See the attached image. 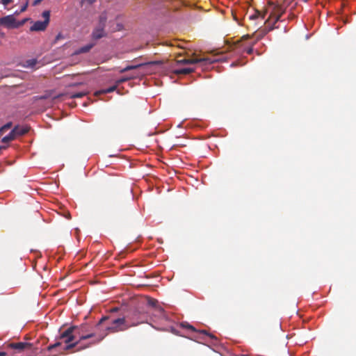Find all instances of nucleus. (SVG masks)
I'll list each match as a JSON object with an SVG mask.
<instances>
[{
    "instance_id": "f257e3e1",
    "label": "nucleus",
    "mask_w": 356,
    "mask_h": 356,
    "mask_svg": "<svg viewBox=\"0 0 356 356\" xmlns=\"http://www.w3.org/2000/svg\"><path fill=\"white\" fill-rule=\"evenodd\" d=\"M289 8V19H295L300 12V8L298 7V2L294 0H284L282 5H277L274 3L273 1H269L268 2V7L264 9V11L255 10L254 13L249 16L250 20H255L264 19L266 13H269L270 16L265 22V24H270L272 21H274V24L277 23L280 19L283 13H285L287 8Z\"/></svg>"
},
{
    "instance_id": "f03ea898",
    "label": "nucleus",
    "mask_w": 356,
    "mask_h": 356,
    "mask_svg": "<svg viewBox=\"0 0 356 356\" xmlns=\"http://www.w3.org/2000/svg\"><path fill=\"white\" fill-rule=\"evenodd\" d=\"M138 314H134V316H136ZM143 322L144 320L140 319L137 317H136V318L134 317L132 318V321L129 323L125 317L113 318L108 316H103L99 321L97 325L100 326L106 323L105 325V330L107 331V332L101 336L97 342L102 341L108 334V333L124 332L129 327L137 326Z\"/></svg>"
},
{
    "instance_id": "7ed1b4c3",
    "label": "nucleus",
    "mask_w": 356,
    "mask_h": 356,
    "mask_svg": "<svg viewBox=\"0 0 356 356\" xmlns=\"http://www.w3.org/2000/svg\"><path fill=\"white\" fill-rule=\"evenodd\" d=\"M94 336L95 334L92 333L83 335L81 334V329L79 327L70 326L60 334V339L67 344L63 348V350H67L76 347L81 341L88 339Z\"/></svg>"
},
{
    "instance_id": "20e7f679",
    "label": "nucleus",
    "mask_w": 356,
    "mask_h": 356,
    "mask_svg": "<svg viewBox=\"0 0 356 356\" xmlns=\"http://www.w3.org/2000/svg\"><path fill=\"white\" fill-rule=\"evenodd\" d=\"M0 24L7 29H17L22 26V23H17V20L13 15H9L0 18Z\"/></svg>"
},
{
    "instance_id": "39448f33",
    "label": "nucleus",
    "mask_w": 356,
    "mask_h": 356,
    "mask_svg": "<svg viewBox=\"0 0 356 356\" xmlns=\"http://www.w3.org/2000/svg\"><path fill=\"white\" fill-rule=\"evenodd\" d=\"M9 346L17 350V353H21L24 350H29L32 348V344L27 342H18V343H11L9 344Z\"/></svg>"
},
{
    "instance_id": "423d86ee",
    "label": "nucleus",
    "mask_w": 356,
    "mask_h": 356,
    "mask_svg": "<svg viewBox=\"0 0 356 356\" xmlns=\"http://www.w3.org/2000/svg\"><path fill=\"white\" fill-rule=\"evenodd\" d=\"M205 63L206 64H211L213 61L211 60L209 58H191V59H181L178 60L177 63L180 64H195L197 63Z\"/></svg>"
},
{
    "instance_id": "0eeeda50",
    "label": "nucleus",
    "mask_w": 356,
    "mask_h": 356,
    "mask_svg": "<svg viewBox=\"0 0 356 356\" xmlns=\"http://www.w3.org/2000/svg\"><path fill=\"white\" fill-rule=\"evenodd\" d=\"M23 136V133H16V129H12L8 135L4 136L1 139V142L3 143H8L10 141L14 140L18 136Z\"/></svg>"
},
{
    "instance_id": "6e6552de",
    "label": "nucleus",
    "mask_w": 356,
    "mask_h": 356,
    "mask_svg": "<svg viewBox=\"0 0 356 356\" xmlns=\"http://www.w3.org/2000/svg\"><path fill=\"white\" fill-rule=\"evenodd\" d=\"M269 28L268 29H264L261 31H259L258 32L255 33L254 35L257 38V40H261L268 31L273 30L275 29V24L274 21H272L269 24H266Z\"/></svg>"
},
{
    "instance_id": "1a4fd4ad",
    "label": "nucleus",
    "mask_w": 356,
    "mask_h": 356,
    "mask_svg": "<svg viewBox=\"0 0 356 356\" xmlns=\"http://www.w3.org/2000/svg\"><path fill=\"white\" fill-rule=\"evenodd\" d=\"M106 35L104 27L98 26L94 29L92 33V38L95 40L100 39Z\"/></svg>"
},
{
    "instance_id": "9d476101",
    "label": "nucleus",
    "mask_w": 356,
    "mask_h": 356,
    "mask_svg": "<svg viewBox=\"0 0 356 356\" xmlns=\"http://www.w3.org/2000/svg\"><path fill=\"white\" fill-rule=\"evenodd\" d=\"M31 31H44V22L38 21L30 28Z\"/></svg>"
},
{
    "instance_id": "9b49d317",
    "label": "nucleus",
    "mask_w": 356,
    "mask_h": 356,
    "mask_svg": "<svg viewBox=\"0 0 356 356\" xmlns=\"http://www.w3.org/2000/svg\"><path fill=\"white\" fill-rule=\"evenodd\" d=\"M94 44H86L81 48H79L78 49H76L74 52L75 54H83V53H86V52H88L92 47H93Z\"/></svg>"
},
{
    "instance_id": "f8f14e48",
    "label": "nucleus",
    "mask_w": 356,
    "mask_h": 356,
    "mask_svg": "<svg viewBox=\"0 0 356 356\" xmlns=\"http://www.w3.org/2000/svg\"><path fill=\"white\" fill-rule=\"evenodd\" d=\"M36 63H37V60L35 59H30V60H25L22 64V66L24 67L33 69L35 67Z\"/></svg>"
},
{
    "instance_id": "ddd939ff",
    "label": "nucleus",
    "mask_w": 356,
    "mask_h": 356,
    "mask_svg": "<svg viewBox=\"0 0 356 356\" xmlns=\"http://www.w3.org/2000/svg\"><path fill=\"white\" fill-rule=\"evenodd\" d=\"M194 72V69L191 67H184L175 70L176 74H188Z\"/></svg>"
},
{
    "instance_id": "4468645a",
    "label": "nucleus",
    "mask_w": 356,
    "mask_h": 356,
    "mask_svg": "<svg viewBox=\"0 0 356 356\" xmlns=\"http://www.w3.org/2000/svg\"><path fill=\"white\" fill-rule=\"evenodd\" d=\"M13 129H16V133H23V135H24L29 131L30 127L26 125V126L17 125L13 128Z\"/></svg>"
},
{
    "instance_id": "2eb2a0df",
    "label": "nucleus",
    "mask_w": 356,
    "mask_h": 356,
    "mask_svg": "<svg viewBox=\"0 0 356 356\" xmlns=\"http://www.w3.org/2000/svg\"><path fill=\"white\" fill-rule=\"evenodd\" d=\"M141 65H142V64L136 65H128L126 67L120 70V72L123 73V72L129 71L131 70L137 69V68L140 67Z\"/></svg>"
},
{
    "instance_id": "dca6fc26",
    "label": "nucleus",
    "mask_w": 356,
    "mask_h": 356,
    "mask_svg": "<svg viewBox=\"0 0 356 356\" xmlns=\"http://www.w3.org/2000/svg\"><path fill=\"white\" fill-rule=\"evenodd\" d=\"M86 95V92H75L70 95L71 98H81L84 97Z\"/></svg>"
},
{
    "instance_id": "f3484780",
    "label": "nucleus",
    "mask_w": 356,
    "mask_h": 356,
    "mask_svg": "<svg viewBox=\"0 0 356 356\" xmlns=\"http://www.w3.org/2000/svg\"><path fill=\"white\" fill-rule=\"evenodd\" d=\"M106 22V17L105 15H101L99 17V26H102L103 27H105Z\"/></svg>"
},
{
    "instance_id": "a211bd4d",
    "label": "nucleus",
    "mask_w": 356,
    "mask_h": 356,
    "mask_svg": "<svg viewBox=\"0 0 356 356\" xmlns=\"http://www.w3.org/2000/svg\"><path fill=\"white\" fill-rule=\"evenodd\" d=\"M181 326L192 331L196 332L195 328L193 326L189 325L188 323H181Z\"/></svg>"
},
{
    "instance_id": "6ab92c4d",
    "label": "nucleus",
    "mask_w": 356,
    "mask_h": 356,
    "mask_svg": "<svg viewBox=\"0 0 356 356\" xmlns=\"http://www.w3.org/2000/svg\"><path fill=\"white\" fill-rule=\"evenodd\" d=\"M60 345H61L60 342H57L55 344H54L53 346H49L47 350H48V352H50L53 348L58 347Z\"/></svg>"
},
{
    "instance_id": "aec40b11",
    "label": "nucleus",
    "mask_w": 356,
    "mask_h": 356,
    "mask_svg": "<svg viewBox=\"0 0 356 356\" xmlns=\"http://www.w3.org/2000/svg\"><path fill=\"white\" fill-rule=\"evenodd\" d=\"M12 126H13V123L11 122H9L2 127H3V129H6V131L9 129H11Z\"/></svg>"
},
{
    "instance_id": "412c9836",
    "label": "nucleus",
    "mask_w": 356,
    "mask_h": 356,
    "mask_svg": "<svg viewBox=\"0 0 356 356\" xmlns=\"http://www.w3.org/2000/svg\"><path fill=\"white\" fill-rule=\"evenodd\" d=\"M62 215L68 220L71 219V215L68 211H64Z\"/></svg>"
},
{
    "instance_id": "4be33fe9",
    "label": "nucleus",
    "mask_w": 356,
    "mask_h": 356,
    "mask_svg": "<svg viewBox=\"0 0 356 356\" xmlns=\"http://www.w3.org/2000/svg\"><path fill=\"white\" fill-rule=\"evenodd\" d=\"M148 303L149 305H152L153 307H157L156 306V304H157V301L156 300H154V299H151L148 301Z\"/></svg>"
},
{
    "instance_id": "5701e85b",
    "label": "nucleus",
    "mask_w": 356,
    "mask_h": 356,
    "mask_svg": "<svg viewBox=\"0 0 356 356\" xmlns=\"http://www.w3.org/2000/svg\"><path fill=\"white\" fill-rule=\"evenodd\" d=\"M49 18H50V12L46 10V26L49 22Z\"/></svg>"
},
{
    "instance_id": "b1692460",
    "label": "nucleus",
    "mask_w": 356,
    "mask_h": 356,
    "mask_svg": "<svg viewBox=\"0 0 356 356\" xmlns=\"http://www.w3.org/2000/svg\"><path fill=\"white\" fill-rule=\"evenodd\" d=\"M156 310L161 314V315H163V313H164V309L160 307V306H158V307H156Z\"/></svg>"
},
{
    "instance_id": "393cba45",
    "label": "nucleus",
    "mask_w": 356,
    "mask_h": 356,
    "mask_svg": "<svg viewBox=\"0 0 356 356\" xmlns=\"http://www.w3.org/2000/svg\"><path fill=\"white\" fill-rule=\"evenodd\" d=\"M116 88V86H112V87H110L108 88H107L106 90H104V92H113Z\"/></svg>"
},
{
    "instance_id": "a878e982",
    "label": "nucleus",
    "mask_w": 356,
    "mask_h": 356,
    "mask_svg": "<svg viewBox=\"0 0 356 356\" xmlns=\"http://www.w3.org/2000/svg\"><path fill=\"white\" fill-rule=\"evenodd\" d=\"M12 2V0H1V3L3 5V6H7L8 4H9L10 3Z\"/></svg>"
},
{
    "instance_id": "bb28decb",
    "label": "nucleus",
    "mask_w": 356,
    "mask_h": 356,
    "mask_svg": "<svg viewBox=\"0 0 356 356\" xmlns=\"http://www.w3.org/2000/svg\"><path fill=\"white\" fill-rule=\"evenodd\" d=\"M202 333H203V334H204L208 335V336H209L210 338H211V339H214V338H216L213 334H208V333L207 332V331H205V330H202Z\"/></svg>"
},
{
    "instance_id": "cd10ccee",
    "label": "nucleus",
    "mask_w": 356,
    "mask_h": 356,
    "mask_svg": "<svg viewBox=\"0 0 356 356\" xmlns=\"http://www.w3.org/2000/svg\"><path fill=\"white\" fill-rule=\"evenodd\" d=\"M27 6H28V3H26L25 5H24L21 8L20 11L19 13H22V12L25 11L26 10Z\"/></svg>"
},
{
    "instance_id": "c85d7f7f",
    "label": "nucleus",
    "mask_w": 356,
    "mask_h": 356,
    "mask_svg": "<svg viewBox=\"0 0 356 356\" xmlns=\"http://www.w3.org/2000/svg\"><path fill=\"white\" fill-rule=\"evenodd\" d=\"M95 1V0H82V2L83 3H88L89 4H92V3H94Z\"/></svg>"
},
{
    "instance_id": "c756f323",
    "label": "nucleus",
    "mask_w": 356,
    "mask_h": 356,
    "mask_svg": "<svg viewBox=\"0 0 356 356\" xmlns=\"http://www.w3.org/2000/svg\"><path fill=\"white\" fill-rule=\"evenodd\" d=\"M246 52L248 54H251L252 52H253V47H251L250 48H248L246 51Z\"/></svg>"
},
{
    "instance_id": "7c9ffc66",
    "label": "nucleus",
    "mask_w": 356,
    "mask_h": 356,
    "mask_svg": "<svg viewBox=\"0 0 356 356\" xmlns=\"http://www.w3.org/2000/svg\"><path fill=\"white\" fill-rule=\"evenodd\" d=\"M42 0H35L33 3V6H37L38 4H39Z\"/></svg>"
},
{
    "instance_id": "2f4dec72",
    "label": "nucleus",
    "mask_w": 356,
    "mask_h": 356,
    "mask_svg": "<svg viewBox=\"0 0 356 356\" xmlns=\"http://www.w3.org/2000/svg\"><path fill=\"white\" fill-rule=\"evenodd\" d=\"M60 38H63V37L62 36V35L60 33H59L56 38V40H55V42H56L57 40H58Z\"/></svg>"
},
{
    "instance_id": "473e14b6",
    "label": "nucleus",
    "mask_w": 356,
    "mask_h": 356,
    "mask_svg": "<svg viewBox=\"0 0 356 356\" xmlns=\"http://www.w3.org/2000/svg\"><path fill=\"white\" fill-rule=\"evenodd\" d=\"M0 356H7V353L6 352L1 351L0 352Z\"/></svg>"
},
{
    "instance_id": "72a5a7b5",
    "label": "nucleus",
    "mask_w": 356,
    "mask_h": 356,
    "mask_svg": "<svg viewBox=\"0 0 356 356\" xmlns=\"http://www.w3.org/2000/svg\"><path fill=\"white\" fill-rule=\"evenodd\" d=\"M5 131H6V129H3V127H1L0 128V134H1L2 133H3Z\"/></svg>"
},
{
    "instance_id": "f704fd0d",
    "label": "nucleus",
    "mask_w": 356,
    "mask_h": 356,
    "mask_svg": "<svg viewBox=\"0 0 356 356\" xmlns=\"http://www.w3.org/2000/svg\"><path fill=\"white\" fill-rule=\"evenodd\" d=\"M26 21V19H24V20L21 21V22H17V23H22V25H23L25 23Z\"/></svg>"
},
{
    "instance_id": "c9c22d12",
    "label": "nucleus",
    "mask_w": 356,
    "mask_h": 356,
    "mask_svg": "<svg viewBox=\"0 0 356 356\" xmlns=\"http://www.w3.org/2000/svg\"><path fill=\"white\" fill-rule=\"evenodd\" d=\"M41 15H42V17H44V12H42Z\"/></svg>"
},
{
    "instance_id": "e433bc0d",
    "label": "nucleus",
    "mask_w": 356,
    "mask_h": 356,
    "mask_svg": "<svg viewBox=\"0 0 356 356\" xmlns=\"http://www.w3.org/2000/svg\"><path fill=\"white\" fill-rule=\"evenodd\" d=\"M47 104H48V102H47V97H46V102H45L46 106H47Z\"/></svg>"
},
{
    "instance_id": "4c0bfd02",
    "label": "nucleus",
    "mask_w": 356,
    "mask_h": 356,
    "mask_svg": "<svg viewBox=\"0 0 356 356\" xmlns=\"http://www.w3.org/2000/svg\"><path fill=\"white\" fill-rule=\"evenodd\" d=\"M87 346H84L83 348H81V349L86 348ZM79 350H81V348L78 349Z\"/></svg>"
},
{
    "instance_id": "58836bf2",
    "label": "nucleus",
    "mask_w": 356,
    "mask_h": 356,
    "mask_svg": "<svg viewBox=\"0 0 356 356\" xmlns=\"http://www.w3.org/2000/svg\"><path fill=\"white\" fill-rule=\"evenodd\" d=\"M1 35L2 37H3V36H4V33H1Z\"/></svg>"
},
{
    "instance_id": "ea45409f",
    "label": "nucleus",
    "mask_w": 356,
    "mask_h": 356,
    "mask_svg": "<svg viewBox=\"0 0 356 356\" xmlns=\"http://www.w3.org/2000/svg\"><path fill=\"white\" fill-rule=\"evenodd\" d=\"M125 80H126V79H122V80H121V81H120V82H122V81H125Z\"/></svg>"
},
{
    "instance_id": "a19ab883",
    "label": "nucleus",
    "mask_w": 356,
    "mask_h": 356,
    "mask_svg": "<svg viewBox=\"0 0 356 356\" xmlns=\"http://www.w3.org/2000/svg\"><path fill=\"white\" fill-rule=\"evenodd\" d=\"M156 63H161V61H156Z\"/></svg>"
},
{
    "instance_id": "79ce46f5",
    "label": "nucleus",
    "mask_w": 356,
    "mask_h": 356,
    "mask_svg": "<svg viewBox=\"0 0 356 356\" xmlns=\"http://www.w3.org/2000/svg\"><path fill=\"white\" fill-rule=\"evenodd\" d=\"M156 63H161V61H156Z\"/></svg>"
},
{
    "instance_id": "37998d69",
    "label": "nucleus",
    "mask_w": 356,
    "mask_h": 356,
    "mask_svg": "<svg viewBox=\"0 0 356 356\" xmlns=\"http://www.w3.org/2000/svg\"><path fill=\"white\" fill-rule=\"evenodd\" d=\"M156 63H161V61H156Z\"/></svg>"
},
{
    "instance_id": "c03bdc74",
    "label": "nucleus",
    "mask_w": 356,
    "mask_h": 356,
    "mask_svg": "<svg viewBox=\"0 0 356 356\" xmlns=\"http://www.w3.org/2000/svg\"><path fill=\"white\" fill-rule=\"evenodd\" d=\"M1 25V24H0V26Z\"/></svg>"
}]
</instances>
